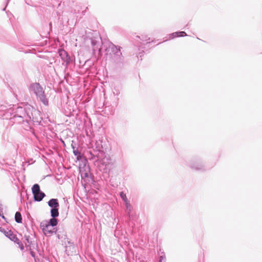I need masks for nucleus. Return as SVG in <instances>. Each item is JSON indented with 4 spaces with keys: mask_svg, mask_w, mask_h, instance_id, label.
Returning <instances> with one entry per match:
<instances>
[{
    "mask_svg": "<svg viewBox=\"0 0 262 262\" xmlns=\"http://www.w3.org/2000/svg\"><path fill=\"white\" fill-rule=\"evenodd\" d=\"M5 107V106H1L0 117H3L7 119L9 118L14 123H23L24 128L27 130L31 128L32 123L39 124L42 120L40 112L31 105L18 106L15 108L6 109Z\"/></svg>",
    "mask_w": 262,
    "mask_h": 262,
    "instance_id": "1",
    "label": "nucleus"
},
{
    "mask_svg": "<svg viewBox=\"0 0 262 262\" xmlns=\"http://www.w3.org/2000/svg\"><path fill=\"white\" fill-rule=\"evenodd\" d=\"M90 160L98 162L99 170L104 173H107L113 165V162L110 155L104 151H99L92 157H88Z\"/></svg>",
    "mask_w": 262,
    "mask_h": 262,
    "instance_id": "2",
    "label": "nucleus"
},
{
    "mask_svg": "<svg viewBox=\"0 0 262 262\" xmlns=\"http://www.w3.org/2000/svg\"><path fill=\"white\" fill-rule=\"evenodd\" d=\"M29 90L30 93L35 94L37 100L41 102L43 105H48V99L45 93V90L39 83H31L29 87Z\"/></svg>",
    "mask_w": 262,
    "mask_h": 262,
    "instance_id": "3",
    "label": "nucleus"
},
{
    "mask_svg": "<svg viewBox=\"0 0 262 262\" xmlns=\"http://www.w3.org/2000/svg\"><path fill=\"white\" fill-rule=\"evenodd\" d=\"M120 47L115 46L113 43H111L107 49L106 50L107 52H110L112 61L117 64L121 63L123 61V56L121 52Z\"/></svg>",
    "mask_w": 262,
    "mask_h": 262,
    "instance_id": "4",
    "label": "nucleus"
},
{
    "mask_svg": "<svg viewBox=\"0 0 262 262\" xmlns=\"http://www.w3.org/2000/svg\"><path fill=\"white\" fill-rule=\"evenodd\" d=\"M188 165L190 168L196 171H203L208 169L204 164L203 160L200 158L192 159Z\"/></svg>",
    "mask_w": 262,
    "mask_h": 262,
    "instance_id": "5",
    "label": "nucleus"
},
{
    "mask_svg": "<svg viewBox=\"0 0 262 262\" xmlns=\"http://www.w3.org/2000/svg\"><path fill=\"white\" fill-rule=\"evenodd\" d=\"M48 204L51 208L50 213L52 217H57L59 216V204L57 199H51L48 202Z\"/></svg>",
    "mask_w": 262,
    "mask_h": 262,
    "instance_id": "6",
    "label": "nucleus"
},
{
    "mask_svg": "<svg viewBox=\"0 0 262 262\" xmlns=\"http://www.w3.org/2000/svg\"><path fill=\"white\" fill-rule=\"evenodd\" d=\"M32 191L35 201L40 202L46 196L45 193L40 190V186L38 184H35L33 186Z\"/></svg>",
    "mask_w": 262,
    "mask_h": 262,
    "instance_id": "7",
    "label": "nucleus"
},
{
    "mask_svg": "<svg viewBox=\"0 0 262 262\" xmlns=\"http://www.w3.org/2000/svg\"><path fill=\"white\" fill-rule=\"evenodd\" d=\"M91 43L93 46V55L97 59L101 58L102 56L101 48L99 47L101 42L97 41L95 39H92Z\"/></svg>",
    "mask_w": 262,
    "mask_h": 262,
    "instance_id": "8",
    "label": "nucleus"
},
{
    "mask_svg": "<svg viewBox=\"0 0 262 262\" xmlns=\"http://www.w3.org/2000/svg\"><path fill=\"white\" fill-rule=\"evenodd\" d=\"M58 54L62 60L63 61V64L65 65L67 67L71 62L72 60L69 55L64 50L60 49L58 50Z\"/></svg>",
    "mask_w": 262,
    "mask_h": 262,
    "instance_id": "9",
    "label": "nucleus"
},
{
    "mask_svg": "<svg viewBox=\"0 0 262 262\" xmlns=\"http://www.w3.org/2000/svg\"><path fill=\"white\" fill-rule=\"evenodd\" d=\"M40 227L46 236H50L53 233L55 232L54 231V228L46 224V223L41 222L40 224Z\"/></svg>",
    "mask_w": 262,
    "mask_h": 262,
    "instance_id": "10",
    "label": "nucleus"
},
{
    "mask_svg": "<svg viewBox=\"0 0 262 262\" xmlns=\"http://www.w3.org/2000/svg\"><path fill=\"white\" fill-rule=\"evenodd\" d=\"M103 147L102 144V141H96L95 144V148L93 149V151H90L89 152L88 157H92L94 154H97L99 151H103Z\"/></svg>",
    "mask_w": 262,
    "mask_h": 262,
    "instance_id": "11",
    "label": "nucleus"
},
{
    "mask_svg": "<svg viewBox=\"0 0 262 262\" xmlns=\"http://www.w3.org/2000/svg\"><path fill=\"white\" fill-rule=\"evenodd\" d=\"M0 231L2 232H3L6 236L13 241L14 243L18 241V238H17L16 235H15L11 230H5V229L0 227Z\"/></svg>",
    "mask_w": 262,
    "mask_h": 262,
    "instance_id": "12",
    "label": "nucleus"
},
{
    "mask_svg": "<svg viewBox=\"0 0 262 262\" xmlns=\"http://www.w3.org/2000/svg\"><path fill=\"white\" fill-rule=\"evenodd\" d=\"M169 39L174 38L177 37H183L187 36V34L184 31L176 32L169 34Z\"/></svg>",
    "mask_w": 262,
    "mask_h": 262,
    "instance_id": "13",
    "label": "nucleus"
},
{
    "mask_svg": "<svg viewBox=\"0 0 262 262\" xmlns=\"http://www.w3.org/2000/svg\"><path fill=\"white\" fill-rule=\"evenodd\" d=\"M43 223H46V224L50 225V226L52 227H54L57 225L58 221L56 219V217H52L49 220V222H43Z\"/></svg>",
    "mask_w": 262,
    "mask_h": 262,
    "instance_id": "14",
    "label": "nucleus"
},
{
    "mask_svg": "<svg viewBox=\"0 0 262 262\" xmlns=\"http://www.w3.org/2000/svg\"><path fill=\"white\" fill-rule=\"evenodd\" d=\"M124 204L126 207L127 214L129 217H130V213L133 209L132 206L131 205L129 201L124 203Z\"/></svg>",
    "mask_w": 262,
    "mask_h": 262,
    "instance_id": "15",
    "label": "nucleus"
},
{
    "mask_svg": "<svg viewBox=\"0 0 262 262\" xmlns=\"http://www.w3.org/2000/svg\"><path fill=\"white\" fill-rule=\"evenodd\" d=\"M72 147L73 149L74 155L75 156H76V158L78 160H80L82 157V155H81V152L80 151H79L78 149L76 148L72 144Z\"/></svg>",
    "mask_w": 262,
    "mask_h": 262,
    "instance_id": "16",
    "label": "nucleus"
},
{
    "mask_svg": "<svg viewBox=\"0 0 262 262\" xmlns=\"http://www.w3.org/2000/svg\"><path fill=\"white\" fill-rule=\"evenodd\" d=\"M15 221L17 223H21L22 222V217L21 213L17 211L15 214Z\"/></svg>",
    "mask_w": 262,
    "mask_h": 262,
    "instance_id": "17",
    "label": "nucleus"
},
{
    "mask_svg": "<svg viewBox=\"0 0 262 262\" xmlns=\"http://www.w3.org/2000/svg\"><path fill=\"white\" fill-rule=\"evenodd\" d=\"M159 262H166V258L164 252H161L159 253Z\"/></svg>",
    "mask_w": 262,
    "mask_h": 262,
    "instance_id": "18",
    "label": "nucleus"
},
{
    "mask_svg": "<svg viewBox=\"0 0 262 262\" xmlns=\"http://www.w3.org/2000/svg\"><path fill=\"white\" fill-rule=\"evenodd\" d=\"M119 194H120V198L123 201L124 203L129 201L128 200V199L127 198L126 194L125 193H124V192H123V191L120 192Z\"/></svg>",
    "mask_w": 262,
    "mask_h": 262,
    "instance_id": "19",
    "label": "nucleus"
},
{
    "mask_svg": "<svg viewBox=\"0 0 262 262\" xmlns=\"http://www.w3.org/2000/svg\"><path fill=\"white\" fill-rule=\"evenodd\" d=\"M25 241L24 242L25 243V245L26 246H27V244H31V241H30V237L29 236L25 235L24 236Z\"/></svg>",
    "mask_w": 262,
    "mask_h": 262,
    "instance_id": "20",
    "label": "nucleus"
},
{
    "mask_svg": "<svg viewBox=\"0 0 262 262\" xmlns=\"http://www.w3.org/2000/svg\"><path fill=\"white\" fill-rule=\"evenodd\" d=\"M140 40L142 41L141 43L144 45L145 43H143L144 41L150 40V39L149 37H147L146 36H142V38H140Z\"/></svg>",
    "mask_w": 262,
    "mask_h": 262,
    "instance_id": "21",
    "label": "nucleus"
},
{
    "mask_svg": "<svg viewBox=\"0 0 262 262\" xmlns=\"http://www.w3.org/2000/svg\"><path fill=\"white\" fill-rule=\"evenodd\" d=\"M15 243H17L18 246H19V247L20 248V249L21 250H23L24 249V247L23 246V243H21V242H20L19 241V239H18V241H17V242H15Z\"/></svg>",
    "mask_w": 262,
    "mask_h": 262,
    "instance_id": "22",
    "label": "nucleus"
},
{
    "mask_svg": "<svg viewBox=\"0 0 262 262\" xmlns=\"http://www.w3.org/2000/svg\"><path fill=\"white\" fill-rule=\"evenodd\" d=\"M113 94L114 95H119L120 94L119 91L117 89H115L113 91Z\"/></svg>",
    "mask_w": 262,
    "mask_h": 262,
    "instance_id": "23",
    "label": "nucleus"
},
{
    "mask_svg": "<svg viewBox=\"0 0 262 262\" xmlns=\"http://www.w3.org/2000/svg\"><path fill=\"white\" fill-rule=\"evenodd\" d=\"M68 242V244L70 246H73V243L71 242V241H67Z\"/></svg>",
    "mask_w": 262,
    "mask_h": 262,
    "instance_id": "24",
    "label": "nucleus"
},
{
    "mask_svg": "<svg viewBox=\"0 0 262 262\" xmlns=\"http://www.w3.org/2000/svg\"><path fill=\"white\" fill-rule=\"evenodd\" d=\"M30 254L32 257H35V253L33 251H31Z\"/></svg>",
    "mask_w": 262,
    "mask_h": 262,
    "instance_id": "25",
    "label": "nucleus"
},
{
    "mask_svg": "<svg viewBox=\"0 0 262 262\" xmlns=\"http://www.w3.org/2000/svg\"><path fill=\"white\" fill-rule=\"evenodd\" d=\"M84 176L85 177H88V174L87 173H84Z\"/></svg>",
    "mask_w": 262,
    "mask_h": 262,
    "instance_id": "26",
    "label": "nucleus"
},
{
    "mask_svg": "<svg viewBox=\"0 0 262 262\" xmlns=\"http://www.w3.org/2000/svg\"><path fill=\"white\" fill-rule=\"evenodd\" d=\"M150 41L146 42V43H147H147H150Z\"/></svg>",
    "mask_w": 262,
    "mask_h": 262,
    "instance_id": "27",
    "label": "nucleus"
}]
</instances>
